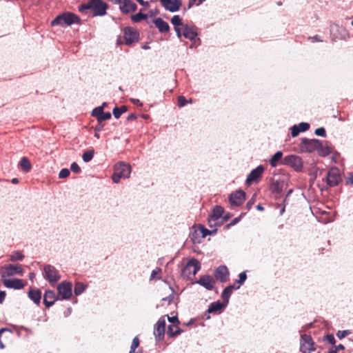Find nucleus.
I'll return each mask as SVG.
<instances>
[{"mask_svg":"<svg viewBox=\"0 0 353 353\" xmlns=\"http://www.w3.org/2000/svg\"><path fill=\"white\" fill-rule=\"evenodd\" d=\"M108 5L101 0H88L79 6V11L87 14L91 11L94 16H103L106 13Z\"/></svg>","mask_w":353,"mask_h":353,"instance_id":"nucleus-1","label":"nucleus"},{"mask_svg":"<svg viewBox=\"0 0 353 353\" xmlns=\"http://www.w3.org/2000/svg\"><path fill=\"white\" fill-rule=\"evenodd\" d=\"M79 21L80 18L77 14L72 12H65L54 19L51 22V26H70L73 23H79Z\"/></svg>","mask_w":353,"mask_h":353,"instance_id":"nucleus-2","label":"nucleus"},{"mask_svg":"<svg viewBox=\"0 0 353 353\" xmlns=\"http://www.w3.org/2000/svg\"><path fill=\"white\" fill-rule=\"evenodd\" d=\"M201 269V263L196 259H190L186 264V265L182 270V275L184 277L190 278L192 274L195 276L198 271Z\"/></svg>","mask_w":353,"mask_h":353,"instance_id":"nucleus-3","label":"nucleus"},{"mask_svg":"<svg viewBox=\"0 0 353 353\" xmlns=\"http://www.w3.org/2000/svg\"><path fill=\"white\" fill-rule=\"evenodd\" d=\"M300 349L303 353H310L316 350L315 343L310 335L305 334L301 335Z\"/></svg>","mask_w":353,"mask_h":353,"instance_id":"nucleus-4","label":"nucleus"},{"mask_svg":"<svg viewBox=\"0 0 353 353\" xmlns=\"http://www.w3.org/2000/svg\"><path fill=\"white\" fill-rule=\"evenodd\" d=\"M281 164L290 165L296 171H301L303 168V161L301 157L296 155H288L285 157Z\"/></svg>","mask_w":353,"mask_h":353,"instance_id":"nucleus-5","label":"nucleus"},{"mask_svg":"<svg viewBox=\"0 0 353 353\" xmlns=\"http://www.w3.org/2000/svg\"><path fill=\"white\" fill-rule=\"evenodd\" d=\"M23 272V268L21 265H6L1 269V274L2 277L10 276L14 274L22 275Z\"/></svg>","mask_w":353,"mask_h":353,"instance_id":"nucleus-6","label":"nucleus"},{"mask_svg":"<svg viewBox=\"0 0 353 353\" xmlns=\"http://www.w3.org/2000/svg\"><path fill=\"white\" fill-rule=\"evenodd\" d=\"M320 146L321 141L318 139H308L306 138L301 139V148L303 151L312 152L318 150Z\"/></svg>","mask_w":353,"mask_h":353,"instance_id":"nucleus-7","label":"nucleus"},{"mask_svg":"<svg viewBox=\"0 0 353 353\" xmlns=\"http://www.w3.org/2000/svg\"><path fill=\"white\" fill-rule=\"evenodd\" d=\"M341 181L340 171L336 168H332L326 176V182L328 185L332 187L339 185Z\"/></svg>","mask_w":353,"mask_h":353,"instance_id":"nucleus-8","label":"nucleus"},{"mask_svg":"<svg viewBox=\"0 0 353 353\" xmlns=\"http://www.w3.org/2000/svg\"><path fill=\"white\" fill-rule=\"evenodd\" d=\"M43 276L50 283H55L61 278L56 268L50 265L44 267Z\"/></svg>","mask_w":353,"mask_h":353,"instance_id":"nucleus-9","label":"nucleus"},{"mask_svg":"<svg viewBox=\"0 0 353 353\" xmlns=\"http://www.w3.org/2000/svg\"><path fill=\"white\" fill-rule=\"evenodd\" d=\"M57 290L61 299H68L72 296V285L70 282L63 281L58 285Z\"/></svg>","mask_w":353,"mask_h":353,"instance_id":"nucleus-10","label":"nucleus"},{"mask_svg":"<svg viewBox=\"0 0 353 353\" xmlns=\"http://www.w3.org/2000/svg\"><path fill=\"white\" fill-rule=\"evenodd\" d=\"M230 272L225 265L217 267L214 272L215 280L221 283H225L229 280Z\"/></svg>","mask_w":353,"mask_h":353,"instance_id":"nucleus-11","label":"nucleus"},{"mask_svg":"<svg viewBox=\"0 0 353 353\" xmlns=\"http://www.w3.org/2000/svg\"><path fill=\"white\" fill-rule=\"evenodd\" d=\"M124 39L125 44L128 46L133 43L137 42L139 39V33L134 29L128 27L124 29Z\"/></svg>","mask_w":353,"mask_h":353,"instance_id":"nucleus-12","label":"nucleus"},{"mask_svg":"<svg viewBox=\"0 0 353 353\" xmlns=\"http://www.w3.org/2000/svg\"><path fill=\"white\" fill-rule=\"evenodd\" d=\"M161 6L170 12H174L179 10L182 6L181 0H159Z\"/></svg>","mask_w":353,"mask_h":353,"instance_id":"nucleus-13","label":"nucleus"},{"mask_svg":"<svg viewBox=\"0 0 353 353\" xmlns=\"http://www.w3.org/2000/svg\"><path fill=\"white\" fill-rule=\"evenodd\" d=\"M287 188V183L283 179H272L270 182V190L272 194H280Z\"/></svg>","mask_w":353,"mask_h":353,"instance_id":"nucleus-14","label":"nucleus"},{"mask_svg":"<svg viewBox=\"0 0 353 353\" xmlns=\"http://www.w3.org/2000/svg\"><path fill=\"white\" fill-rule=\"evenodd\" d=\"M245 200V193L243 190H238L230 194L229 201L231 205L239 206Z\"/></svg>","mask_w":353,"mask_h":353,"instance_id":"nucleus-15","label":"nucleus"},{"mask_svg":"<svg viewBox=\"0 0 353 353\" xmlns=\"http://www.w3.org/2000/svg\"><path fill=\"white\" fill-rule=\"evenodd\" d=\"M264 170L265 168L261 165L252 170L247 177L246 183L250 185L253 182L258 181L261 177Z\"/></svg>","mask_w":353,"mask_h":353,"instance_id":"nucleus-16","label":"nucleus"},{"mask_svg":"<svg viewBox=\"0 0 353 353\" xmlns=\"http://www.w3.org/2000/svg\"><path fill=\"white\" fill-rule=\"evenodd\" d=\"M196 283L204 287L205 289L212 290L214 288L216 281L215 279L210 275H203L200 276Z\"/></svg>","mask_w":353,"mask_h":353,"instance_id":"nucleus-17","label":"nucleus"},{"mask_svg":"<svg viewBox=\"0 0 353 353\" xmlns=\"http://www.w3.org/2000/svg\"><path fill=\"white\" fill-rule=\"evenodd\" d=\"M119 8L123 14H128L137 10V5L131 0H121L118 2Z\"/></svg>","mask_w":353,"mask_h":353,"instance_id":"nucleus-18","label":"nucleus"},{"mask_svg":"<svg viewBox=\"0 0 353 353\" xmlns=\"http://www.w3.org/2000/svg\"><path fill=\"white\" fill-rule=\"evenodd\" d=\"M183 36L190 41H196L198 32L196 27L185 24L183 28Z\"/></svg>","mask_w":353,"mask_h":353,"instance_id":"nucleus-19","label":"nucleus"},{"mask_svg":"<svg viewBox=\"0 0 353 353\" xmlns=\"http://www.w3.org/2000/svg\"><path fill=\"white\" fill-rule=\"evenodd\" d=\"M114 170L123 178H128L131 172V167L129 164L123 162L117 163L114 166Z\"/></svg>","mask_w":353,"mask_h":353,"instance_id":"nucleus-20","label":"nucleus"},{"mask_svg":"<svg viewBox=\"0 0 353 353\" xmlns=\"http://www.w3.org/2000/svg\"><path fill=\"white\" fill-rule=\"evenodd\" d=\"M165 321L163 319H160L154 326V334L157 341L163 339L165 334Z\"/></svg>","mask_w":353,"mask_h":353,"instance_id":"nucleus-21","label":"nucleus"},{"mask_svg":"<svg viewBox=\"0 0 353 353\" xmlns=\"http://www.w3.org/2000/svg\"><path fill=\"white\" fill-rule=\"evenodd\" d=\"M92 115L95 117L97 119L99 123H101L105 120H108L111 118L112 114L110 112H104L103 108L102 106H99L98 108H94L92 110Z\"/></svg>","mask_w":353,"mask_h":353,"instance_id":"nucleus-22","label":"nucleus"},{"mask_svg":"<svg viewBox=\"0 0 353 353\" xmlns=\"http://www.w3.org/2000/svg\"><path fill=\"white\" fill-rule=\"evenodd\" d=\"M12 336V332L10 330L7 328L0 329V348L3 349L6 345L10 342Z\"/></svg>","mask_w":353,"mask_h":353,"instance_id":"nucleus-23","label":"nucleus"},{"mask_svg":"<svg viewBox=\"0 0 353 353\" xmlns=\"http://www.w3.org/2000/svg\"><path fill=\"white\" fill-rule=\"evenodd\" d=\"M3 283L7 288L17 290L22 289L24 287L23 281L19 279H3Z\"/></svg>","mask_w":353,"mask_h":353,"instance_id":"nucleus-24","label":"nucleus"},{"mask_svg":"<svg viewBox=\"0 0 353 353\" xmlns=\"http://www.w3.org/2000/svg\"><path fill=\"white\" fill-rule=\"evenodd\" d=\"M57 300H59V297L57 296L56 294L53 291L48 290L45 292L43 296V303L46 307H50Z\"/></svg>","mask_w":353,"mask_h":353,"instance_id":"nucleus-25","label":"nucleus"},{"mask_svg":"<svg viewBox=\"0 0 353 353\" xmlns=\"http://www.w3.org/2000/svg\"><path fill=\"white\" fill-rule=\"evenodd\" d=\"M154 23L158 28L159 31L161 33L168 32L170 30L169 24L161 18H157L154 19Z\"/></svg>","mask_w":353,"mask_h":353,"instance_id":"nucleus-26","label":"nucleus"},{"mask_svg":"<svg viewBox=\"0 0 353 353\" xmlns=\"http://www.w3.org/2000/svg\"><path fill=\"white\" fill-rule=\"evenodd\" d=\"M239 285H238L237 287H235L234 285H228L223 290V291L222 292V294H221L222 299L225 300V302L228 303L230 296L231 294L232 293L233 290L234 289H239Z\"/></svg>","mask_w":353,"mask_h":353,"instance_id":"nucleus-27","label":"nucleus"},{"mask_svg":"<svg viewBox=\"0 0 353 353\" xmlns=\"http://www.w3.org/2000/svg\"><path fill=\"white\" fill-rule=\"evenodd\" d=\"M28 296L36 304H39L41 298V292L39 290H32L29 292Z\"/></svg>","mask_w":353,"mask_h":353,"instance_id":"nucleus-28","label":"nucleus"},{"mask_svg":"<svg viewBox=\"0 0 353 353\" xmlns=\"http://www.w3.org/2000/svg\"><path fill=\"white\" fill-rule=\"evenodd\" d=\"M161 306L163 307H177V302L176 300H174V296H168L166 298H163L162 299V304Z\"/></svg>","mask_w":353,"mask_h":353,"instance_id":"nucleus-29","label":"nucleus"},{"mask_svg":"<svg viewBox=\"0 0 353 353\" xmlns=\"http://www.w3.org/2000/svg\"><path fill=\"white\" fill-rule=\"evenodd\" d=\"M333 151V148L330 145L323 146L321 142V146L318 148V153L321 157H326L330 154Z\"/></svg>","mask_w":353,"mask_h":353,"instance_id":"nucleus-30","label":"nucleus"},{"mask_svg":"<svg viewBox=\"0 0 353 353\" xmlns=\"http://www.w3.org/2000/svg\"><path fill=\"white\" fill-rule=\"evenodd\" d=\"M181 330L178 327L177 325L172 324L168 327L167 334L169 336L173 337L181 334Z\"/></svg>","mask_w":353,"mask_h":353,"instance_id":"nucleus-31","label":"nucleus"},{"mask_svg":"<svg viewBox=\"0 0 353 353\" xmlns=\"http://www.w3.org/2000/svg\"><path fill=\"white\" fill-rule=\"evenodd\" d=\"M283 153L281 151L276 152L270 160V164L272 167L278 165L279 161H282Z\"/></svg>","mask_w":353,"mask_h":353,"instance_id":"nucleus-32","label":"nucleus"},{"mask_svg":"<svg viewBox=\"0 0 353 353\" xmlns=\"http://www.w3.org/2000/svg\"><path fill=\"white\" fill-rule=\"evenodd\" d=\"M224 212V209L220 205H216L213 210L211 216L219 221Z\"/></svg>","mask_w":353,"mask_h":353,"instance_id":"nucleus-33","label":"nucleus"},{"mask_svg":"<svg viewBox=\"0 0 353 353\" xmlns=\"http://www.w3.org/2000/svg\"><path fill=\"white\" fill-rule=\"evenodd\" d=\"M228 303L225 300H222V301H217L212 303L208 309H223L228 305Z\"/></svg>","mask_w":353,"mask_h":353,"instance_id":"nucleus-34","label":"nucleus"},{"mask_svg":"<svg viewBox=\"0 0 353 353\" xmlns=\"http://www.w3.org/2000/svg\"><path fill=\"white\" fill-rule=\"evenodd\" d=\"M20 166L24 172H29L31 169V163L30 161L26 158L23 157L20 161Z\"/></svg>","mask_w":353,"mask_h":353,"instance_id":"nucleus-35","label":"nucleus"},{"mask_svg":"<svg viewBox=\"0 0 353 353\" xmlns=\"http://www.w3.org/2000/svg\"><path fill=\"white\" fill-rule=\"evenodd\" d=\"M127 110L128 108L125 105H121V107H115L113 109L112 113L116 119H119L121 115Z\"/></svg>","mask_w":353,"mask_h":353,"instance_id":"nucleus-36","label":"nucleus"},{"mask_svg":"<svg viewBox=\"0 0 353 353\" xmlns=\"http://www.w3.org/2000/svg\"><path fill=\"white\" fill-rule=\"evenodd\" d=\"M172 24L174 26V28L176 27H183L185 24L182 22L181 17L179 15H174L172 17L170 20Z\"/></svg>","mask_w":353,"mask_h":353,"instance_id":"nucleus-37","label":"nucleus"},{"mask_svg":"<svg viewBox=\"0 0 353 353\" xmlns=\"http://www.w3.org/2000/svg\"><path fill=\"white\" fill-rule=\"evenodd\" d=\"M85 288H86V285H84L83 283H81V282L76 283L75 286H74V294L76 295L81 294L85 290Z\"/></svg>","mask_w":353,"mask_h":353,"instance_id":"nucleus-38","label":"nucleus"},{"mask_svg":"<svg viewBox=\"0 0 353 353\" xmlns=\"http://www.w3.org/2000/svg\"><path fill=\"white\" fill-rule=\"evenodd\" d=\"M24 258V255L19 251L12 252L10 255V260L11 261H22Z\"/></svg>","mask_w":353,"mask_h":353,"instance_id":"nucleus-39","label":"nucleus"},{"mask_svg":"<svg viewBox=\"0 0 353 353\" xmlns=\"http://www.w3.org/2000/svg\"><path fill=\"white\" fill-rule=\"evenodd\" d=\"M147 14H143L141 13V12L136 14H134V15H132L131 17V19L134 21V22H139L141 21V20L143 19H147Z\"/></svg>","mask_w":353,"mask_h":353,"instance_id":"nucleus-40","label":"nucleus"},{"mask_svg":"<svg viewBox=\"0 0 353 353\" xmlns=\"http://www.w3.org/2000/svg\"><path fill=\"white\" fill-rule=\"evenodd\" d=\"M93 156H94V150H90L85 152L83 154L82 159L85 162H88L93 158Z\"/></svg>","mask_w":353,"mask_h":353,"instance_id":"nucleus-41","label":"nucleus"},{"mask_svg":"<svg viewBox=\"0 0 353 353\" xmlns=\"http://www.w3.org/2000/svg\"><path fill=\"white\" fill-rule=\"evenodd\" d=\"M201 233H202V236L203 237H205L207 235H209V234H215L216 232V231H217V229L214 228V229H213L212 230L210 231V230L205 228L204 227H201Z\"/></svg>","mask_w":353,"mask_h":353,"instance_id":"nucleus-42","label":"nucleus"},{"mask_svg":"<svg viewBox=\"0 0 353 353\" xmlns=\"http://www.w3.org/2000/svg\"><path fill=\"white\" fill-rule=\"evenodd\" d=\"M161 272V270L159 268H157L154 270H153L150 275V280L159 279L160 277L158 275L160 274Z\"/></svg>","mask_w":353,"mask_h":353,"instance_id":"nucleus-43","label":"nucleus"},{"mask_svg":"<svg viewBox=\"0 0 353 353\" xmlns=\"http://www.w3.org/2000/svg\"><path fill=\"white\" fill-rule=\"evenodd\" d=\"M139 339L137 336L134 337L132 340V344H131V347H130V350H136V349L139 347Z\"/></svg>","mask_w":353,"mask_h":353,"instance_id":"nucleus-44","label":"nucleus"},{"mask_svg":"<svg viewBox=\"0 0 353 353\" xmlns=\"http://www.w3.org/2000/svg\"><path fill=\"white\" fill-rule=\"evenodd\" d=\"M323 341H327L329 343L334 345L336 342L333 334H327L323 337Z\"/></svg>","mask_w":353,"mask_h":353,"instance_id":"nucleus-45","label":"nucleus"},{"mask_svg":"<svg viewBox=\"0 0 353 353\" xmlns=\"http://www.w3.org/2000/svg\"><path fill=\"white\" fill-rule=\"evenodd\" d=\"M69 175H70V170L67 168H63L60 171V172L59 174V177L60 179H63V178L68 177Z\"/></svg>","mask_w":353,"mask_h":353,"instance_id":"nucleus-46","label":"nucleus"},{"mask_svg":"<svg viewBox=\"0 0 353 353\" xmlns=\"http://www.w3.org/2000/svg\"><path fill=\"white\" fill-rule=\"evenodd\" d=\"M188 103V100L183 96L178 97V105L181 108L185 106Z\"/></svg>","mask_w":353,"mask_h":353,"instance_id":"nucleus-47","label":"nucleus"},{"mask_svg":"<svg viewBox=\"0 0 353 353\" xmlns=\"http://www.w3.org/2000/svg\"><path fill=\"white\" fill-rule=\"evenodd\" d=\"M239 279L237 281V283L239 284V285L240 286L245 281V280L247 279V275H246L245 272H243L240 273L239 275Z\"/></svg>","mask_w":353,"mask_h":353,"instance_id":"nucleus-48","label":"nucleus"},{"mask_svg":"<svg viewBox=\"0 0 353 353\" xmlns=\"http://www.w3.org/2000/svg\"><path fill=\"white\" fill-rule=\"evenodd\" d=\"M315 134L317 136H321L323 137H326V132H325V130L324 129V128H319L316 129Z\"/></svg>","mask_w":353,"mask_h":353,"instance_id":"nucleus-49","label":"nucleus"},{"mask_svg":"<svg viewBox=\"0 0 353 353\" xmlns=\"http://www.w3.org/2000/svg\"><path fill=\"white\" fill-rule=\"evenodd\" d=\"M205 0H189L188 1V8H190L194 5L199 6Z\"/></svg>","mask_w":353,"mask_h":353,"instance_id":"nucleus-50","label":"nucleus"},{"mask_svg":"<svg viewBox=\"0 0 353 353\" xmlns=\"http://www.w3.org/2000/svg\"><path fill=\"white\" fill-rule=\"evenodd\" d=\"M299 128L297 125H294L291 128V134L293 137H295L299 135L300 133Z\"/></svg>","mask_w":353,"mask_h":353,"instance_id":"nucleus-51","label":"nucleus"},{"mask_svg":"<svg viewBox=\"0 0 353 353\" xmlns=\"http://www.w3.org/2000/svg\"><path fill=\"white\" fill-rule=\"evenodd\" d=\"M218 220L210 215L208 218V225L210 228L216 226L218 223Z\"/></svg>","mask_w":353,"mask_h":353,"instance_id":"nucleus-52","label":"nucleus"},{"mask_svg":"<svg viewBox=\"0 0 353 353\" xmlns=\"http://www.w3.org/2000/svg\"><path fill=\"white\" fill-rule=\"evenodd\" d=\"M300 132H305L310 128V125L307 123H301L299 125Z\"/></svg>","mask_w":353,"mask_h":353,"instance_id":"nucleus-53","label":"nucleus"},{"mask_svg":"<svg viewBox=\"0 0 353 353\" xmlns=\"http://www.w3.org/2000/svg\"><path fill=\"white\" fill-rule=\"evenodd\" d=\"M71 170L74 173H79L81 168L77 163H72L71 165Z\"/></svg>","mask_w":353,"mask_h":353,"instance_id":"nucleus-54","label":"nucleus"},{"mask_svg":"<svg viewBox=\"0 0 353 353\" xmlns=\"http://www.w3.org/2000/svg\"><path fill=\"white\" fill-rule=\"evenodd\" d=\"M121 178H123V176L120 174H119L115 170H114V174H112V181L114 182V183H119V181H120V179Z\"/></svg>","mask_w":353,"mask_h":353,"instance_id":"nucleus-55","label":"nucleus"},{"mask_svg":"<svg viewBox=\"0 0 353 353\" xmlns=\"http://www.w3.org/2000/svg\"><path fill=\"white\" fill-rule=\"evenodd\" d=\"M241 216H239V217H236V218L234 219H233V220H232L230 223H228V224H227V225H225V228H226L227 229H228V228H230L231 226L234 225L236 223H237L239 221V220L241 219Z\"/></svg>","mask_w":353,"mask_h":353,"instance_id":"nucleus-56","label":"nucleus"},{"mask_svg":"<svg viewBox=\"0 0 353 353\" xmlns=\"http://www.w3.org/2000/svg\"><path fill=\"white\" fill-rule=\"evenodd\" d=\"M174 28V30L176 33V35L179 38H181V36L183 35V30H182V27H176V28Z\"/></svg>","mask_w":353,"mask_h":353,"instance_id":"nucleus-57","label":"nucleus"},{"mask_svg":"<svg viewBox=\"0 0 353 353\" xmlns=\"http://www.w3.org/2000/svg\"><path fill=\"white\" fill-rule=\"evenodd\" d=\"M254 196L248 201V203H246V208L248 210H250L252 208V206L253 205V204L254 203Z\"/></svg>","mask_w":353,"mask_h":353,"instance_id":"nucleus-58","label":"nucleus"},{"mask_svg":"<svg viewBox=\"0 0 353 353\" xmlns=\"http://www.w3.org/2000/svg\"><path fill=\"white\" fill-rule=\"evenodd\" d=\"M309 39L311 40L312 42H321L322 40L320 39L318 35H315L312 37H309Z\"/></svg>","mask_w":353,"mask_h":353,"instance_id":"nucleus-59","label":"nucleus"},{"mask_svg":"<svg viewBox=\"0 0 353 353\" xmlns=\"http://www.w3.org/2000/svg\"><path fill=\"white\" fill-rule=\"evenodd\" d=\"M347 183L353 184V173H350L346 179Z\"/></svg>","mask_w":353,"mask_h":353,"instance_id":"nucleus-60","label":"nucleus"},{"mask_svg":"<svg viewBox=\"0 0 353 353\" xmlns=\"http://www.w3.org/2000/svg\"><path fill=\"white\" fill-rule=\"evenodd\" d=\"M168 319L169 321H170L173 324H174L175 322L179 323L176 316H172L171 317L168 316Z\"/></svg>","mask_w":353,"mask_h":353,"instance_id":"nucleus-61","label":"nucleus"},{"mask_svg":"<svg viewBox=\"0 0 353 353\" xmlns=\"http://www.w3.org/2000/svg\"><path fill=\"white\" fill-rule=\"evenodd\" d=\"M137 118V115L135 114L132 113L128 115V117H127V119H128V121H132V120H135Z\"/></svg>","mask_w":353,"mask_h":353,"instance_id":"nucleus-62","label":"nucleus"},{"mask_svg":"<svg viewBox=\"0 0 353 353\" xmlns=\"http://www.w3.org/2000/svg\"><path fill=\"white\" fill-rule=\"evenodd\" d=\"M6 297V292L3 291H0V303H1Z\"/></svg>","mask_w":353,"mask_h":353,"instance_id":"nucleus-63","label":"nucleus"},{"mask_svg":"<svg viewBox=\"0 0 353 353\" xmlns=\"http://www.w3.org/2000/svg\"><path fill=\"white\" fill-rule=\"evenodd\" d=\"M131 101H132V103L134 104H136V105H142V103L140 102V101L139 99H131Z\"/></svg>","mask_w":353,"mask_h":353,"instance_id":"nucleus-64","label":"nucleus"}]
</instances>
